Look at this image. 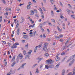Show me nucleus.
Here are the masks:
<instances>
[{"label": "nucleus", "mask_w": 75, "mask_h": 75, "mask_svg": "<svg viewBox=\"0 0 75 75\" xmlns=\"http://www.w3.org/2000/svg\"><path fill=\"white\" fill-rule=\"evenodd\" d=\"M15 58H16V55H14L13 56L12 58V59L11 61V62H13V61H14L13 62L12 64V67H14V66L16 64V61H14L15 60Z\"/></svg>", "instance_id": "nucleus-1"}, {"label": "nucleus", "mask_w": 75, "mask_h": 75, "mask_svg": "<svg viewBox=\"0 0 75 75\" xmlns=\"http://www.w3.org/2000/svg\"><path fill=\"white\" fill-rule=\"evenodd\" d=\"M46 61L47 62V64L48 65H49V64H52V63L54 62H52V60L51 59H50V60H46Z\"/></svg>", "instance_id": "nucleus-2"}, {"label": "nucleus", "mask_w": 75, "mask_h": 75, "mask_svg": "<svg viewBox=\"0 0 75 75\" xmlns=\"http://www.w3.org/2000/svg\"><path fill=\"white\" fill-rule=\"evenodd\" d=\"M26 63H25L23 64L22 65V66H21L18 69V71L20 70V69H21V68H24V66L25 65H26Z\"/></svg>", "instance_id": "nucleus-3"}, {"label": "nucleus", "mask_w": 75, "mask_h": 75, "mask_svg": "<svg viewBox=\"0 0 75 75\" xmlns=\"http://www.w3.org/2000/svg\"><path fill=\"white\" fill-rule=\"evenodd\" d=\"M75 54H74V55H72L70 57V59H69L67 61V62L68 63V62H69V61H71V59H73L74 58V57H75Z\"/></svg>", "instance_id": "nucleus-4"}, {"label": "nucleus", "mask_w": 75, "mask_h": 75, "mask_svg": "<svg viewBox=\"0 0 75 75\" xmlns=\"http://www.w3.org/2000/svg\"><path fill=\"white\" fill-rule=\"evenodd\" d=\"M9 73H10V74H14L15 71H13V69H11Z\"/></svg>", "instance_id": "nucleus-5"}, {"label": "nucleus", "mask_w": 75, "mask_h": 75, "mask_svg": "<svg viewBox=\"0 0 75 75\" xmlns=\"http://www.w3.org/2000/svg\"><path fill=\"white\" fill-rule=\"evenodd\" d=\"M43 58H40V57H38V58H36L37 60H38V63H39L41 61L42 59Z\"/></svg>", "instance_id": "nucleus-6"}, {"label": "nucleus", "mask_w": 75, "mask_h": 75, "mask_svg": "<svg viewBox=\"0 0 75 75\" xmlns=\"http://www.w3.org/2000/svg\"><path fill=\"white\" fill-rule=\"evenodd\" d=\"M75 61L74 59H73L72 61H71L70 63H69V66H71V65L72 64H73L74 62V61Z\"/></svg>", "instance_id": "nucleus-7"}, {"label": "nucleus", "mask_w": 75, "mask_h": 75, "mask_svg": "<svg viewBox=\"0 0 75 75\" xmlns=\"http://www.w3.org/2000/svg\"><path fill=\"white\" fill-rule=\"evenodd\" d=\"M54 65L53 64H50L49 66V68H54Z\"/></svg>", "instance_id": "nucleus-8"}, {"label": "nucleus", "mask_w": 75, "mask_h": 75, "mask_svg": "<svg viewBox=\"0 0 75 75\" xmlns=\"http://www.w3.org/2000/svg\"><path fill=\"white\" fill-rule=\"evenodd\" d=\"M17 33L18 35L20 34V28H18L17 31Z\"/></svg>", "instance_id": "nucleus-9"}, {"label": "nucleus", "mask_w": 75, "mask_h": 75, "mask_svg": "<svg viewBox=\"0 0 75 75\" xmlns=\"http://www.w3.org/2000/svg\"><path fill=\"white\" fill-rule=\"evenodd\" d=\"M57 27L58 31L60 32H61L62 30V29H60V28H59V26H57Z\"/></svg>", "instance_id": "nucleus-10"}, {"label": "nucleus", "mask_w": 75, "mask_h": 75, "mask_svg": "<svg viewBox=\"0 0 75 75\" xmlns=\"http://www.w3.org/2000/svg\"><path fill=\"white\" fill-rule=\"evenodd\" d=\"M43 49V50H44L45 51H47V47L44 46Z\"/></svg>", "instance_id": "nucleus-11"}, {"label": "nucleus", "mask_w": 75, "mask_h": 75, "mask_svg": "<svg viewBox=\"0 0 75 75\" xmlns=\"http://www.w3.org/2000/svg\"><path fill=\"white\" fill-rule=\"evenodd\" d=\"M42 44V42H40V44H39L38 47H39V48H40L41 47Z\"/></svg>", "instance_id": "nucleus-12"}, {"label": "nucleus", "mask_w": 75, "mask_h": 75, "mask_svg": "<svg viewBox=\"0 0 75 75\" xmlns=\"http://www.w3.org/2000/svg\"><path fill=\"white\" fill-rule=\"evenodd\" d=\"M38 47V46H36L35 48L34 49V52H36V51H37V47Z\"/></svg>", "instance_id": "nucleus-13"}, {"label": "nucleus", "mask_w": 75, "mask_h": 75, "mask_svg": "<svg viewBox=\"0 0 75 75\" xmlns=\"http://www.w3.org/2000/svg\"><path fill=\"white\" fill-rule=\"evenodd\" d=\"M19 57H23V55L22 54H20L19 55H18L17 57V58H19Z\"/></svg>", "instance_id": "nucleus-14"}, {"label": "nucleus", "mask_w": 75, "mask_h": 75, "mask_svg": "<svg viewBox=\"0 0 75 75\" xmlns=\"http://www.w3.org/2000/svg\"><path fill=\"white\" fill-rule=\"evenodd\" d=\"M61 64V63L59 62V63H58L56 66V67L57 68H58V67H59V65H60V64Z\"/></svg>", "instance_id": "nucleus-15"}, {"label": "nucleus", "mask_w": 75, "mask_h": 75, "mask_svg": "<svg viewBox=\"0 0 75 75\" xmlns=\"http://www.w3.org/2000/svg\"><path fill=\"white\" fill-rule=\"evenodd\" d=\"M30 7H31V6L30 5H28L27 6V9H30Z\"/></svg>", "instance_id": "nucleus-16"}, {"label": "nucleus", "mask_w": 75, "mask_h": 75, "mask_svg": "<svg viewBox=\"0 0 75 75\" xmlns=\"http://www.w3.org/2000/svg\"><path fill=\"white\" fill-rule=\"evenodd\" d=\"M55 59L56 61H59V60L60 59V58H59V57H56L55 58Z\"/></svg>", "instance_id": "nucleus-17"}, {"label": "nucleus", "mask_w": 75, "mask_h": 75, "mask_svg": "<svg viewBox=\"0 0 75 75\" xmlns=\"http://www.w3.org/2000/svg\"><path fill=\"white\" fill-rule=\"evenodd\" d=\"M21 18H22V21L21 22H20V23L21 24L23 23V22L24 21V19H23V17H22Z\"/></svg>", "instance_id": "nucleus-18"}, {"label": "nucleus", "mask_w": 75, "mask_h": 75, "mask_svg": "<svg viewBox=\"0 0 75 75\" xmlns=\"http://www.w3.org/2000/svg\"><path fill=\"white\" fill-rule=\"evenodd\" d=\"M30 11L32 15H33L34 14V12L33 10Z\"/></svg>", "instance_id": "nucleus-19"}, {"label": "nucleus", "mask_w": 75, "mask_h": 75, "mask_svg": "<svg viewBox=\"0 0 75 75\" xmlns=\"http://www.w3.org/2000/svg\"><path fill=\"white\" fill-rule=\"evenodd\" d=\"M62 48H63V50H65V49H66V48H67V46L65 45Z\"/></svg>", "instance_id": "nucleus-20"}, {"label": "nucleus", "mask_w": 75, "mask_h": 75, "mask_svg": "<svg viewBox=\"0 0 75 75\" xmlns=\"http://www.w3.org/2000/svg\"><path fill=\"white\" fill-rule=\"evenodd\" d=\"M45 68H46L47 69H48V68H49V66H48V65H45Z\"/></svg>", "instance_id": "nucleus-21"}, {"label": "nucleus", "mask_w": 75, "mask_h": 75, "mask_svg": "<svg viewBox=\"0 0 75 75\" xmlns=\"http://www.w3.org/2000/svg\"><path fill=\"white\" fill-rule=\"evenodd\" d=\"M52 4H54V1L53 0H50Z\"/></svg>", "instance_id": "nucleus-22"}, {"label": "nucleus", "mask_w": 75, "mask_h": 75, "mask_svg": "<svg viewBox=\"0 0 75 75\" xmlns=\"http://www.w3.org/2000/svg\"><path fill=\"white\" fill-rule=\"evenodd\" d=\"M65 74V70L63 69L62 71V74H63L64 75Z\"/></svg>", "instance_id": "nucleus-23"}, {"label": "nucleus", "mask_w": 75, "mask_h": 75, "mask_svg": "<svg viewBox=\"0 0 75 75\" xmlns=\"http://www.w3.org/2000/svg\"><path fill=\"white\" fill-rule=\"evenodd\" d=\"M51 15H52V16H54V12H53V11H51Z\"/></svg>", "instance_id": "nucleus-24"}, {"label": "nucleus", "mask_w": 75, "mask_h": 75, "mask_svg": "<svg viewBox=\"0 0 75 75\" xmlns=\"http://www.w3.org/2000/svg\"><path fill=\"white\" fill-rule=\"evenodd\" d=\"M36 65H37V64H34V65H33L32 67L33 68H34V67H35V66H36Z\"/></svg>", "instance_id": "nucleus-25"}, {"label": "nucleus", "mask_w": 75, "mask_h": 75, "mask_svg": "<svg viewBox=\"0 0 75 75\" xmlns=\"http://www.w3.org/2000/svg\"><path fill=\"white\" fill-rule=\"evenodd\" d=\"M71 17L73 18H74V19H75V16L74 15H71Z\"/></svg>", "instance_id": "nucleus-26"}, {"label": "nucleus", "mask_w": 75, "mask_h": 75, "mask_svg": "<svg viewBox=\"0 0 75 75\" xmlns=\"http://www.w3.org/2000/svg\"><path fill=\"white\" fill-rule=\"evenodd\" d=\"M42 25L41 24V23L40 24V28H42Z\"/></svg>", "instance_id": "nucleus-27"}, {"label": "nucleus", "mask_w": 75, "mask_h": 75, "mask_svg": "<svg viewBox=\"0 0 75 75\" xmlns=\"http://www.w3.org/2000/svg\"><path fill=\"white\" fill-rule=\"evenodd\" d=\"M25 47H27V48H28V43H27L26 45H25Z\"/></svg>", "instance_id": "nucleus-28"}, {"label": "nucleus", "mask_w": 75, "mask_h": 75, "mask_svg": "<svg viewBox=\"0 0 75 75\" xmlns=\"http://www.w3.org/2000/svg\"><path fill=\"white\" fill-rule=\"evenodd\" d=\"M45 56L46 57H48V56H49V55L48 54V53H46L45 54Z\"/></svg>", "instance_id": "nucleus-29"}, {"label": "nucleus", "mask_w": 75, "mask_h": 75, "mask_svg": "<svg viewBox=\"0 0 75 75\" xmlns=\"http://www.w3.org/2000/svg\"><path fill=\"white\" fill-rule=\"evenodd\" d=\"M32 52V50H30L28 52V53L29 54H31Z\"/></svg>", "instance_id": "nucleus-30"}, {"label": "nucleus", "mask_w": 75, "mask_h": 75, "mask_svg": "<svg viewBox=\"0 0 75 75\" xmlns=\"http://www.w3.org/2000/svg\"><path fill=\"white\" fill-rule=\"evenodd\" d=\"M72 72H70L68 73L67 75H72Z\"/></svg>", "instance_id": "nucleus-31"}, {"label": "nucleus", "mask_w": 75, "mask_h": 75, "mask_svg": "<svg viewBox=\"0 0 75 75\" xmlns=\"http://www.w3.org/2000/svg\"><path fill=\"white\" fill-rule=\"evenodd\" d=\"M55 37L56 39H59L60 38L58 36H55Z\"/></svg>", "instance_id": "nucleus-32"}, {"label": "nucleus", "mask_w": 75, "mask_h": 75, "mask_svg": "<svg viewBox=\"0 0 75 75\" xmlns=\"http://www.w3.org/2000/svg\"><path fill=\"white\" fill-rule=\"evenodd\" d=\"M59 38H62V37H63V35H59Z\"/></svg>", "instance_id": "nucleus-33"}, {"label": "nucleus", "mask_w": 75, "mask_h": 75, "mask_svg": "<svg viewBox=\"0 0 75 75\" xmlns=\"http://www.w3.org/2000/svg\"><path fill=\"white\" fill-rule=\"evenodd\" d=\"M2 1L3 2V3H4V4H6V1H5V0H2Z\"/></svg>", "instance_id": "nucleus-34"}, {"label": "nucleus", "mask_w": 75, "mask_h": 75, "mask_svg": "<svg viewBox=\"0 0 75 75\" xmlns=\"http://www.w3.org/2000/svg\"><path fill=\"white\" fill-rule=\"evenodd\" d=\"M0 22H1V21H2V16H1L0 17Z\"/></svg>", "instance_id": "nucleus-35"}, {"label": "nucleus", "mask_w": 75, "mask_h": 75, "mask_svg": "<svg viewBox=\"0 0 75 75\" xmlns=\"http://www.w3.org/2000/svg\"><path fill=\"white\" fill-rule=\"evenodd\" d=\"M42 36L43 37V38H45V37H46V36H45V34H43V35Z\"/></svg>", "instance_id": "nucleus-36"}, {"label": "nucleus", "mask_w": 75, "mask_h": 75, "mask_svg": "<svg viewBox=\"0 0 75 75\" xmlns=\"http://www.w3.org/2000/svg\"><path fill=\"white\" fill-rule=\"evenodd\" d=\"M51 20L52 21V22H53V23H55V20H54V19H52Z\"/></svg>", "instance_id": "nucleus-37"}, {"label": "nucleus", "mask_w": 75, "mask_h": 75, "mask_svg": "<svg viewBox=\"0 0 75 75\" xmlns=\"http://www.w3.org/2000/svg\"><path fill=\"white\" fill-rule=\"evenodd\" d=\"M44 45H45V46H47V45H48V43H46V42L44 43Z\"/></svg>", "instance_id": "nucleus-38"}, {"label": "nucleus", "mask_w": 75, "mask_h": 75, "mask_svg": "<svg viewBox=\"0 0 75 75\" xmlns=\"http://www.w3.org/2000/svg\"><path fill=\"white\" fill-rule=\"evenodd\" d=\"M23 54L24 55L26 54V52L25 50H24L23 51Z\"/></svg>", "instance_id": "nucleus-39"}, {"label": "nucleus", "mask_w": 75, "mask_h": 75, "mask_svg": "<svg viewBox=\"0 0 75 75\" xmlns=\"http://www.w3.org/2000/svg\"><path fill=\"white\" fill-rule=\"evenodd\" d=\"M65 54V52H62V53L61 55H64Z\"/></svg>", "instance_id": "nucleus-40"}, {"label": "nucleus", "mask_w": 75, "mask_h": 75, "mask_svg": "<svg viewBox=\"0 0 75 75\" xmlns=\"http://www.w3.org/2000/svg\"><path fill=\"white\" fill-rule=\"evenodd\" d=\"M13 46L15 48H16L17 47V46L15 45H13Z\"/></svg>", "instance_id": "nucleus-41"}, {"label": "nucleus", "mask_w": 75, "mask_h": 75, "mask_svg": "<svg viewBox=\"0 0 75 75\" xmlns=\"http://www.w3.org/2000/svg\"><path fill=\"white\" fill-rule=\"evenodd\" d=\"M28 18L29 20H30V21H32V19L30 18V16H28Z\"/></svg>", "instance_id": "nucleus-42"}, {"label": "nucleus", "mask_w": 75, "mask_h": 75, "mask_svg": "<svg viewBox=\"0 0 75 75\" xmlns=\"http://www.w3.org/2000/svg\"><path fill=\"white\" fill-rule=\"evenodd\" d=\"M59 3H60V4L61 5V6H63V4H62V3L61 1H60Z\"/></svg>", "instance_id": "nucleus-43"}, {"label": "nucleus", "mask_w": 75, "mask_h": 75, "mask_svg": "<svg viewBox=\"0 0 75 75\" xmlns=\"http://www.w3.org/2000/svg\"><path fill=\"white\" fill-rule=\"evenodd\" d=\"M28 5H29V6H31V2H28Z\"/></svg>", "instance_id": "nucleus-44"}, {"label": "nucleus", "mask_w": 75, "mask_h": 75, "mask_svg": "<svg viewBox=\"0 0 75 75\" xmlns=\"http://www.w3.org/2000/svg\"><path fill=\"white\" fill-rule=\"evenodd\" d=\"M68 5L69 6V7H70V8H71V7H72V6L70 4H68Z\"/></svg>", "instance_id": "nucleus-45"}, {"label": "nucleus", "mask_w": 75, "mask_h": 75, "mask_svg": "<svg viewBox=\"0 0 75 75\" xmlns=\"http://www.w3.org/2000/svg\"><path fill=\"white\" fill-rule=\"evenodd\" d=\"M36 33V31H35L34 32H33V34L34 36H35V33Z\"/></svg>", "instance_id": "nucleus-46"}, {"label": "nucleus", "mask_w": 75, "mask_h": 75, "mask_svg": "<svg viewBox=\"0 0 75 75\" xmlns=\"http://www.w3.org/2000/svg\"><path fill=\"white\" fill-rule=\"evenodd\" d=\"M28 37V35H23V37Z\"/></svg>", "instance_id": "nucleus-47"}, {"label": "nucleus", "mask_w": 75, "mask_h": 75, "mask_svg": "<svg viewBox=\"0 0 75 75\" xmlns=\"http://www.w3.org/2000/svg\"><path fill=\"white\" fill-rule=\"evenodd\" d=\"M73 72V74H72V75H75V71H74Z\"/></svg>", "instance_id": "nucleus-48"}, {"label": "nucleus", "mask_w": 75, "mask_h": 75, "mask_svg": "<svg viewBox=\"0 0 75 75\" xmlns=\"http://www.w3.org/2000/svg\"><path fill=\"white\" fill-rule=\"evenodd\" d=\"M29 58V57H28V55H27L26 56V57H25V58Z\"/></svg>", "instance_id": "nucleus-49"}, {"label": "nucleus", "mask_w": 75, "mask_h": 75, "mask_svg": "<svg viewBox=\"0 0 75 75\" xmlns=\"http://www.w3.org/2000/svg\"><path fill=\"white\" fill-rule=\"evenodd\" d=\"M28 37H25L23 36V38H24L26 40H27L28 39Z\"/></svg>", "instance_id": "nucleus-50"}, {"label": "nucleus", "mask_w": 75, "mask_h": 75, "mask_svg": "<svg viewBox=\"0 0 75 75\" xmlns=\"http://www.w3.org/2000/svg\"><path fill=\"white\" fill-rule=\"evenodd\" d=\"M43 66V65L42 64H41L40 67V69H41L42 67V66Z\"/></svg>", "instance_id": "nucleus-51"}, {"label": "nucleus", "mask_w": 75, "mask_h": 75, "mask_svg": "<svg viewBox=\"0 0 75 75\" xmlns=\"http://www.w3.org/2000/svg\"><path fill=\"white\" fill-rule=\"evenodd\" d=\"M41 30L43 32L44 31H45L44 30V29L42 28H41Z\"/></svg>", "instance_id": "nucleus-52"}, {"label": "nucleus", "mask_w": 75, "mask_h": 75, "mask_svg": "<svg viewBox=\"0 0 75 75\" xmlns=\"http://www.w3.org/2000/svg\"><path fill=\"white\" fill-rule=\"evenodd\" d=\"M18 61H19V60L18 59H17L16 60V63H18Z\"/></svg>", "instance_id": "nucleus-53"}, {"label": "nucleus", "mask_w": 75, "mask_h": 75, "mask_svg": "<svg viewBox=\"0 0 75 75\" xmlns=\"http://www.w3.org/2000/svg\"><path fill=\"white\" fill-rule=\"evenodd\" d=\"M6 14L7 16H8V12H6V13H4V15H6Z\"/></svg>", "instance_id": "nucleus-54"}, {"label": "nucleus", "mask_w": 75, "mask_h": 75, "mask_svg": "<svg viewBox=\"0 0 75 75\" xmlns=\"http://www.w3.org/2000/svg\"><path fill=\"white\" fill-rule=\"evenodd\" d=\"M39 71H36L35 72V73L36 74H38V73H39Z\"/></svg>", "instance_id": "nucleus-55"}, {"label": "nucleus", "mask_w": 75, "mask_h": 75, "mask_svg": "<svg viewBox=\"0 0 75 75\" xmlns=\"http://www.w3.org/2000/svg\"><path fill=\"white\" fill-rule=\"evenodd\" d=\"M16 45H19V43H15Z\"/></svg>", "instance_id": "nucleus-56"}, {"label": "nucleus", "mask_w": 75, "mask_h": 75, "mask_svg": "<svg viewBox=\"0 0 75 75\" xmlns=\"http://www.w3.org/2000/svg\"><path fill=\"white\" fill-rule=\"evenodd\" d=\"M2 42H3V43L4 44H6V42L5 41H2Z\"/></svg>", "instance_id": "nucleus-57"}, {"label": "nucleus", "mask_w": 75, "mask_h": 75, "mask_svg": "<svg viewBox=\"0 0 75 75\" xmlns=\"http://www.w3.org/2000/svg\"><path fill=\"white\" fill-rule=\"evenodd\" d=\"M67 12H68V13H70V11H69V10H68V9H67Z\"/></svg>", "instance_id": "nucleus-58"}, {"label": "nucleus", "mask_w": 75, "mask_h": 75, "mask_svg": "<svg viewBox=\"0 0 75 75\" xmlns=\"http://www.w3.org/2000/svg\"><path fill=\"white\" fill-rule=\"evenodd\" d=\"M65 60V58H64V59L62 60V62H64Z\"/></svg>", "instance_id": "nucleus-59"}, {"label": "nucleus", "mask_w": 75, "mask_h": 75, "mask_svg": "<svg viewBox=\"0 0 75 75\" xmlns=\"http://www.w3.org/2000/svg\"><path fill=\"white\" fill-rule=\"evenodd\" d=\"M17 24L18 25H19V24L18 23V21H17Z\"/></svg>", "instance_id": "nucleus-60"}, {"label": "nucleus", "mask_w": 75, "mask_h": 75, "mask_svg": "<svg viewBox=\"0 0 75 75\" xmlns=\"http://www.w3.org/2000/svg\"><path fill=\"white\" fill-rule=\"evenodd\" d=\"M33 2L35 3H36V1H35V0H33Z\"/></svg>", "instance_id": "nucleus-61"}, {"label": "nucleus", "mask_w": 75, "mask_h": 75, "mask_svg": "<svg viewBox=\"0 0 75 75\" xmlns=\"http://www.w3.org/2000/svg\"><path fill=\"white\" fill-rule=\"evenodd\" d=\"M60 18H62V19H63L64 18V16H60Z\"/></svg>", "instance_id": "nucleus-62"}, {"label": "nucleus", "mask_w": 75, "mask_h": 75, "mask_svg": "<svg viewBox=\"0 0 75 75\" xmlns=\"http://www.w3.org/2000/svg\"><path fill=\"white\" fill-rule=\"evenodd\" d=\"M47 41H50V40H51V39H50L49 38H48L47 39Z\"/></svg>", "instance_id": "nucleus-63"}, {"label": "nucleus", "mask_w": 75, "mask_h": 75, "mask_svg": "<svg viewBox=\"0 0 75 75\" xmlns=\"http://www.w3.org/2000/svg\"><path fill=\"white\" fill-rule=\"evenodd\" d=\"M48 24H49V25H52V24L50 22L49 23H48Z\"/></svg>", "instance_id": "nucleus-64"}]
</instances>
